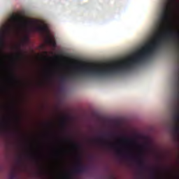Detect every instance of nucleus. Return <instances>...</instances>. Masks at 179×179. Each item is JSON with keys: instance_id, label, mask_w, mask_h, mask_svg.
Returning <instances> with one entry per match:
<instances>
[{"instance_id": "nucleus-1", "label": "nucleus", "mask_w": 179, "mask_h": 179, "mask_svg": "<svg viewBox=\"0 0 179 179\" xmlns=\"http://www.w3.org/2000/svg\"><path fill=\"white\" fill-rule=\"evenodd\" d=\"M163 43H168V30L162 34V38L146 44L142 50L125 62H119L106 67L79 65L76 67L74 72L69 75V76L65 75L61 76L59 77V82L61 83H65L68 80V78L69 79H76V78L80 76L107 78L121 73V72L132 68L135 64H139L144 59H146V58L152 57L162 47Z\"/></svg>"}, {"instance_id": "nucleus-2", "label": "nucleus", "mask_w": 179, "mask_h": 179, "mask_svg": "<svg viewBox=\"0 0 179 179\" xmlns=\"http://www.w3.org/2000/svg\"><path fill=\"white\" fill-rule=\"evenodd\" d=\"M30 22L23 20L22 18L17 15H12L10 23H8L3 26L0 30V47H3V43H5V38L9 36L14 29L19 27L23 24H29Z\"/></svg>"}, {"instance_id": "nucleus-3", "label": "nucleus", "mask_w": 179, "mask_h": 179, "mask_svg": "<svg viewBox=\"0 0 179 179\" xmlns=\"http://www.w3.org/2000/svg\"><path fill=\"white\" fill-rule=\"evenodd\" d=\"M30 22L23 20L22 18L17 15H12L10 23H8L3 26L0 30V47H3V43H5V38L9 36L14 29L19 27L23 24H29Z\"/></svg>"}, {"instance_id": "nucleus-4", "label": "nucleus", "mask_w": 179, "mask_h": 179, "mask_svg": "<svg viewBox=\"0 0 179 179\" xmlns=\"http://www.w3.org/2000/svg\"><path fill=\"white\" fill-rule=\"evenodd\" d=\"M173 2H174V0H166V3L159 17V29H163L164 26L167 25V22L170 20V12Z\"/></svg>"}, {"instance_id": "nucleus-5", "label": "nucleus", "mask_w": 179, "mask_h": 179, "mask_svg": "<svg viewBox=\"0 0 179 179\" xmlns=\"http://www.w3.org/2000/svg\"><path fill=\"white\" fill-rule=\"evenodd\" d=\"M87 171V166H85L82 164L80 156L78 157V162L76 167L73 170V174H82V173H86Z\"/></svg>"}, {"instance_id": "nucleus-6", "label": "nucleus", "mask_w": 179, "mask_h": 179, "mask_svg": "<svg viewBox=\"0 0 179 179\" xmlns=\"http://www.w3.org/2000/svg\"><path fill=\"white\" fill-rule=\"evenodd\" d=\"M19 178V171L16 168H13L8 173V179H17Z\"/></svg>"}, {"instance_id": "nucleus-7", "label": "nucleus", "mask_w": 179, "mask_h": 179, "mask_svg": "<svg viewBox=\"0 0 179 179\" xmlns=\"http://www.w3.org/2000/svg\"><path fill=\"white\" fill-rule=\"evenodd\" d=\"M45 41L48 45H51L53 48H57V42L54 38L51 37L50 35L47 36Z\"/></svg>"}, {"instance_id": "nucleus-8", "label": "nucleus", "mask_w": 179, "mask_h": 179, "mask_svg": "<svg viewBox=\"0 0 179 179\" xmlns=\"http://www.w3.org/2000/svg\"><path fill=\"white\" fill-rule=\"evenodd\" d=\"M136 162L140 169H145V162L143 161V157L142 156V155H140V156L136 159Z\"/></svg>"}, {"instance_id": "nucleus-9", "label": "nucleus", "mask_w": 179, "mask_h": 179, "mask_svg": "<svg viewBox=\"0 0 179 179\" xmlns=\"http://www.w3.org/2000/svg\"><path fill=\"white\" fill-rule=\"evenodd\" d=\"M35 29L36 31H39V33H47V31H48V28L46 25L38 26Z\"/></svg>"}, {"instance_id": "nucleus-10", "label": "nucleus", "mask_w": 179, "mask_h": 179, "mask_svg": "<svg viewBox=\"0 0 179 179\" xmlns=\"http://www.w3.org/2000/svg\"><path fill=\"white\" fill-rule=\"evenodd\" d=\"M68 121L67 116H62L61 119V125L62 128H66V122Z\"/></svg>"}, {"instance_id": "nucleus-11", "label": "nucleus", "mask_w": 179, "mask_h": 179, "mask_svg": "<svg viewBox=\"0 0 179 179\" xmlns=\"http://www.w3.org/2000/svg\"><path fill=\"white\" fill-rule=\"evenodd\" d=\"M173 132L175 136L179 138V123H177V124L173 128Z\"/></svg>"}, {"instance_id": "nucleus-12", "label": "nucleus", "mask_w": 179, "mask_h": 179, "mask_svg": "<svg viewBox=\"0 0 179 179\" xmlns=\"http://www.w3.org/2000/svg\"><path fill=\"white\" fill-rule=\"evenodd\" d=\"M17 59H19V61H23L24 59V54H23V52L20 51L17 55H15Z\"/></svg>"}, {"instance_id": "nucleus-13", "label": "nucleus", "mask_w": 179, "mask_h": 179, "mask_svg": "<svg viewBox=\"0 0 179 179\" xmlns=\"http://www.w3.org/2000/svg\"><path fill=\"white\" fill-rule=\"evenodd\" d=\"M117 153L118 155H120V156H125L126 157H133L132 155H129V154H124V152H122V150H117Z\"/></svg>"}, {"instance_id": "nucleus-14", "label": "nucleus", "mask_w": 179, "mask_h": 179, "mask_svg": "<svg viewBox=\"0 0 179 179\" xmlns=\"http://www.w3.org/2000/svg\"><path fill=\"white\" fill-rule=\"evenodd\" d=\"M29 36L27 35L24 36L22 39V45H24L26 43H29Z\"/></svg>"}, {"instance_id": "nucleus-15", "label": "nucleus", "mask_w": 179, "mask_h": 179, "mask_svg": "<svg viewBox=\"0 0 179 179\" xmlns=\"http://www.w3.org/2000/svg\"><path fill=\"white\" fill-rule=\"evenodd\" d=\"M150 178H152V179H157V176H156V173H155V171H152L151 172Z\"/></svg>"}, {"instance_id": "nucleus-16", "label": "nucleus", "mask_w": 179, "mask_h": 179, "mask_svg": "<svg viewBox=\"0 0 179 179\" xmlns=\"http://www.w3.org/2000/svg\"><path fill=\"white\" fill-rule=\"evenodd\" d=\"M2 125H4L5 127H8L9 126V122H8V120H3L2 122Z\"/></svg>"}, {"instance_id": "nucleus-17", "label": "nucleus", "mask_w": 179, "mask_h": 179, "mask_svg": "<svg viewBox=\"0 0 179 179\" xmlns=\"http://www.w3.org/2000/svg\"><path fill=\"white\" fill-rule=\"evenodd\" d=\"M73 148H76V149H79V148H80V145L78 143H73Z\"/></svg>"}, {"instance_id": "nucleus-18", "label": "nucleus", "mask_w": 179, "mask_h": 179, "mask_svg": "<svg viewBox=\"0 0 179 179\" xmlns=\"http://www.w3.org/2000/svg\"><path fill=\"white\" fill-rule=\"evenodd\" d=\"M18 163H19L20 164H22V157H19V159H18Z\"/></svg>"}, {"instance_id": "nucleus-19", "label": "nucleus", "mask_w": 179, "mask_h": 179, "mask_svg": "<svg viewBox=\"0 0 179 179\" xmlns=\"http://www.w3.org/2000/svg\"><path fill=\"white\" fill-rule=\"evenodd\" d=\"M143 148H148V143H145L143 145Z\"/></svg>"}, {"instance_id": "nucleus-20", "label": "nucleus", "mask_w": 179, "mask_h": 179, "mask_svg": "<svg viewBox=\"0 0 179 179\" xmlns=\"http://www.w3.org/2000/svg\"><path fill=\"white\" fill-rule=\"evenodd\" d=\"M125 141H127V142H131V140H129V138H125Z\"/></svg>"}, {"instance_id": "nucleus-21", "label": "nucleus", "mask_w": 179, "mask_h": 179, "mask_svg": "<svg viewBox=\"0 0 179 179\" xmlns=\"http://www.w3.org/2000/svg\"><path fill=\"white\" fill-rule=\"evenodd\" d=\"M17 50H19V51H20V45L17 47Z\"/></svg>"}, {"instance_id": "nucleus-22", "label": "nucleus", "mask_w": 179, "mask_h": 179, "mask_svg": "<svg viewBox=\"0 0 179 179\" xmlns=\"http://www.w3.org/2000/svg\"><path fill=\"white\" fill-rule=\"evenodd\" d=\"M100 142H101V143H104V141H100Z\"/></svg>"}, {"instance_id": "nucleus-23", "label": "nucleus", "mask_w": 179, "mask_h": 179, "mask_svg": "<svg viewBox=\"0 0 179 179\" xmlns=\"http://www.w3.org/2000/svg\"><path fill=\"white\" fill-rule=\"evenodd\" d=\"M100 139H103V136L100 137Z\"/></svg>"}, {"instance_id": "nucleus-24", "label": "nucleus", "mask_w": 179, "mask_h": 179, "mask_svg": "<svg viewBox=\"0 0 179 179\" xmlns=\"http://www.w3.org/2000/svg\"><path fill=\"white\" fill-rule=\"evenodd\" d=\"M13 78H15V75H13Z\"/></svg>"}, {"instance_id": "nucleus-25", "label": "nucleus", "mask_w": 179, "mask_h": 179, "mask_svg": "<svg viewBox=\"0 0 179 179\" xmlns=\"http://www.w3.org/2000/svg\"><path fill=\"white\" fill-rule=\"evenodd\" d=\"M17 82H19V80H17Z\"/></svg>"}]
</instances>
